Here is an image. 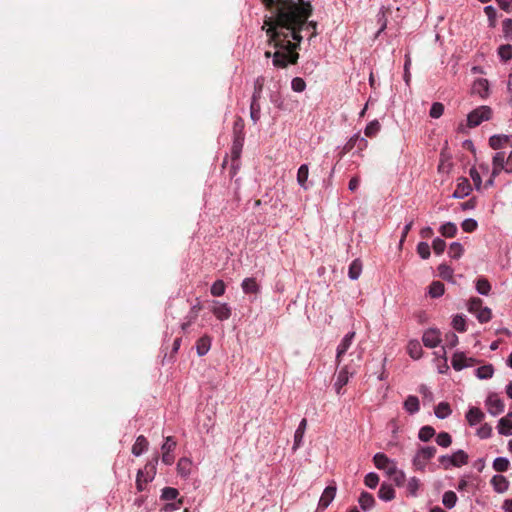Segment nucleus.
<instances>
[{
  "instance_id": "nucleus-1",
  "label": "nucleus",
  "mask_w": 512,
  "mask_h": 512,
  "mask_svg": "<svg viewBox=\"0 0 512 512\" xmlns=\"http://www.w3.org/2000/svg\"><path fill=\"white\" fill-rule=\"evenodd\" d=\"M501 172L512 174V150L508 156H506L504 152H497L494 154L492 157V172L489 180L487 181V185L492 186L495 178Z\"/></svg>"
},
{
  "instance_id": "nucleus-2",
  "label": "nucleus",
  "mask_w": 512,
  "mask_h": 512,
  "mask_svg": "<svg viewBox=\"0 0 512 512\" xmlns=\"http://www.w3.org/2000/svg\"><path fill=\"white\" fill-rule=\"evenodd\" d=\"M467 310L474 314L480 323H487L492 319L491 309L484 307L482 299L478 297H472L468 300Z\"/></svg>"
},
{
  "instance_id": "nucleus-3",
  "label": "nucleus",
  "mask_w": 512,
  "mask_h": 512,
  "mask_svg": "<svg viewBox=\"0 0 512 512\" xmlns=\"http://www.w3.org/2000/svg\"><path fill=\"white\" fill-rule=\"evenodd\" d=\"M435 454L436 448L433 446L419 448L412 460L414 469L417 471H424Z\"/></svg>"
},
{
  "instance_id": "nucleus-4",
  "label": "nucleus",
  "mask_w": 512,
  "mask_h": 512,
  "mask_svg": "<svg viewBox=\"0 0 512 512\" xmlns=\"http://www.w3.org/2000/svg\"><path fill=\"white\" fill-rule=\"evenodd\" d=\"M469 461V456L464 450H457L451 455H444L439 458V462L444 469L451 467H462Z\"/></svg>"
},
{
  "instance_id": "nucleus-5",
  "label": "nucleus",
  "mask_w": 512,
  "mask_h": 512,
  "mask_svg": "<svg viewBox=\"0 0 512 512\" xmlns=\"http://www.w3.org/2000/svg\"><path fill=\"white\" fill-rule=\"evenodd\" d=\"M492 116V109L489 106H479L467 115V125L474 128L484 121H488Z\"/></svg>"
},
{
  "instance_id": "nucleus-6",
  "label": "nucleus",
  "mask_w": 512,
  "mask_h": 512,
  "mask_svg": "<svg viewBox=\"0 0 512 512\" xmlns=\"http://www.w3.org/2000/svg\"><path fill=\"white\" fill-rule=\"evenodd\" d=\"M373 462L376 468L384 470L387 476H391L398 469L395 460L388 458L383 453H377L373 457Z\"/></svg>"
},
{
  "instance_id": "nucleus-7",
  "label": "nucleus",
  "mask_w": 512,
  "mask_h": 512,
  "mask_svg": "<svg viewBox=\"0 0 512 512\" xmlns=\"http://www.w3.org/2000/svg\"><path fill=\"white\" fill-rule=\"evenodd\" d=\"M487 411L493 415H499L504 411L505 405L500 396L496 393H491L485 400Z\"/></svg>"
},
{
  "instance_id": "nucleus-8",
  "label": "nucleus",
  "mask_w": 512,
  "mask_h": 512,
  "mask_svg": "<svg viewBox=\"0 0 512 512\" xmlns=\"http://www.w3.org/2000/svg\"><path fill=\"white\" fill-rule=\"evenodd\" d=\"M176 441L173 437L168 436L161 447L162 450V462L166 465H172L174 462L173 452L176 448Z\"/></svg>"
},
{
  "instance_id": "nucleus-9",
  "label": "nucleus",
  "mask_w": 512,
  "mask_h": 512,
  "mask_svg": "<svg viewBox=\"0 0 512 512\" xmlns=\"http://www.w3.org/2000/svg\"><path fill=\"white\" fill-rule=\"evenodd\" d=\"M145 469L147 470L146 475H144V472L142 470H139L137 473L136 486L139 491L144 490L145 485L153 480L154 475L156 473V467L154 464L146 465Z\"/></svg>"
},
{
  "instance_id": "nucleus-10",
  "label": "nucleus",
  "mask_w": 512,
  "mask_h": 512,
  "mask_svg": "<svg viewBox=\"0 0 512 512\" xmlns=\"http://www.w3.org/2000/svg\"><path fill=\"white\" fill-rule=\"evenodd\" d=\"M472 93L485 99L490 95V84L485 78H478L472 84Z\"/></svg>"
},
{
  "instance_id": "nucleus-11",
  "label": "nucleus",
  "mask_w": 512,
  "mask_h": 512,
  "mask_svg": "<svg viewBox=\"0 0 512 512\" xmlns=\"http://www.w3.org/2000/svg\"><path fill=\"white\" fill-rule=\"evenodd\" d=\"M422 341L426 347L435 348L441 342V333L437 329H428L424 332Z\"/></svg>"
},
{
  "instance_id": "nucleus-12",
  "label": "nucleus",
  "mask_w": 512,
  "mask_h": 512,
  "mask_svg": "<svg viewBox=\"0 0 512 512\" xmlns=\"http://www.w3.org/2000/svg\"><path fill=\"white\" fill-rule=\"evenodd\" d=\"M352 376V373L349 372L348 367H343L337 374L334 388L338 395L342 394V388L347 385L349 382L350 377Z\"/></svg>"
},
{
  "instance_id": "nucleus-13",
  "label": "nucleus",
  "mask_w": 512,
  "mask_h": 512,
  "mask_svg": "<svg viewBox=\"0 0 512 512\" xmlns=\"http://www.w3.org/2000/svg\"><path fill=\"white\" fill-rule=\"evenodd\" d=\"M211 311L220 321L227 320L231 316V308L227 303L215 302Z\"/></svg>"
},
{
  "instance_id": "nucleus-14",
  "label": "nucleus",
  "mask_w": 512,
  "mask_h": 512,
  "mask_svg": "<svg viewBox=\"0 0 512 512\" xmlns=\"http://www.w3.org/2000/svg\"><path fill=\"white\" fill-rule=\"evenodd\" d=\"M452 366L455 370L460 371L466 367L472 366L474 360L472 358L466 357V355L462 352H457L452 357Z\"/></svg>"
},
{
  "instance_id": "nucleus-15",
  "label": "nucleus",
  "mask_w": 512,
  "mask_h": 512,
  "mask_svg": "<svg viewBox=\"0 0 512 512\" xmlns=\"http://www.w3.org/2000/svg\"><path fill=\"white\" fill-rule=\"evenodd\" d=\"M472 187L469 180L465 177H460L457 180V187L453 193L454 198H464L470 194Z\"/></svg>"
},
{
  "instance_id": "nucleus-16",
  "label": "nucleus",
  "mask_w": 512,
  "mask_h": 512,
  "mask_svg": "<svg viewBox=\"0 0 512 512\" xmlns=\"http://www.w3.org/2000/svg\"><path fill=\"white\" fill-rule=\"evenodd\" d=\"M336 491H337L336 486L326 487L320 497L318 507L322 510L326 509L331 504V502L334 500V498L336 496Z\"/></svg>"
},
{
  "instance_id": "nucleus-17",
  "label": "nucleus",
  "mask_w": 512,
  "mask_h": 512,
  "mask_svg": "<svg viewBox=\"0 0 512 512\" xmlns=\"http://www.w3.org/2000/svg\"><path fill=\"white\" fill-rule=\"evenodd\" d=\"M485 417L483 411L478 407H470L466 412L465 418L470 426H476L481 423Z\"/></svg>"
},
{
  "instance_id": "nucleus-18",
  "label": "nucleus",
  "mask_w": 512,
  "mask_h": 512,
  "mask_svg": "<svg viewBox=\"0 0 512 512\" xmlns=\"http://www.w3.org/2000/svg\"><path fill=\"white\" fill-rule=\"evenodd\" d=\"M452 168L453 162L451 156L445 151H442L440 154V161L438 164V172L442 175L448 176L451 173Z\"/></svg>"
},
{
  "instance_id": "nucleus-19",
  "label": "nucleus",
  "mask_w": 512,
  "mask_h": 512,
  "mask_svg": "<svg viewBox=\"0 0 512 512\" xmlns=\"http://www.w3.org/2000/svg\"><path fill=\"white\" fill-rule=\"evenodd\" d=\"M490 482L494 491L500 494L505 493L510 486L508 479L500 474L494 475Z\"/></svg>"
},
{
  "instance_id": "nucleus-20",
  "label": "nucleus",
  "mask_w": 512,
  "mask_h": 512,
  "mask_svg": "<svg viewBox=\"0 0 512 512\" xmlns=\"http://www.w3.org/2000/svg\"><path fill=\"white\" fill-rule=\"evenodd\" d=\"M511 141V136L504 134L492 135L489 138V146L493 150H499L506 147Z\"/></svg>"
},
{
  "instance_id": "nucleus-21",
  "label": "nucleus",
  "mask_w": 512,
  "mask_h": 512,
  "mask_svg": "<svg viewBox=\"0 0 512 512\" xmlns=\"http://www.w3.org/2000/svg\"><path fill=\"white\" fill-rule=\"evenodd\" d=\"M498 433L504 436L512 435V411L502 417L497 425Z\"/></svg>"
},
{
  "instance_id": "nucleus-22",
  "label": "nucleus",
  "mask_w": 512,
  "mask_h": 512,
  "mask_svg": "<svg viewBox=\"0 0 512 512\" xmlns=\"http://www.w3.org/2000/svg\"><path fill=\"white\" fill-rule=\"evenodd\" d=\"M354 337H355V332H350L347 335H345L344 338L341 340L340 344L337 347L336 359H337L338 363L340 362L341 357L350 348Z\"/></svg>"
},
{
  "instance_id": "nucleus-23",
  "label": "nucleus",
  "mask_w": 512,
  "mask_h": 512,
  "mask_svg": "<svg viewBox=\"0 0 512 512\" xmlns=\"http://www.w3.org/2000/svg\"><path fill=\"white\" fill-rule=\"evenodd\" d=\"M241 287L246 294H257L260 290L259 284L253 277L245 278L241 283Z\"/></svg>"
},
{
  "instance_id": "nucleus-24",
  "label": "nucleus",
  "mask_w": 512,
  "mask_h": 512,
  "mask_svg": "<svg viewBox=\"0 0 512 512\" xmlns=\"http://www.w3.org/2000/svg\"><path fill=\"white\" fill-rule=\"evenodd\" d=\"M211 348V338L207 335L202 336L196 342V351L199 356H204Z\"/></svg>"
},
{
  "instance_id": "nucleus-25",
  "label": "nucleus",
  "mask_w": 512,
  "mask_h": 512,
  "mask_svg": "<svg viewBox=\"0 0 512 512\" xmlns=\"http://www.w3.org/2000/svg\"><path fill=\"white\" fill-rule=\"evenodd\" d=\"M148 445L149 443L143 435L138 436L132 446V454L135 456H140L148 449Z\"/></svg>"
},
{
  "instance_id": "nucleus-26",
  "label": "nucleus",
  "mask_w": 512,
  "mask_h": 512,
  "mask_svg": "<svg viewBox=\"0 0 512 512\" xmlns=\"http://www.w3.org/2000/svg\"><path fill=\"white\" fill-rule=\"evenodd\" d=\"M306 426H307V420L302 419L298 428L295 431V434H294V445H293L294 450H296L297 448L300 447L303 437H304Z\"/></svg>"
},
{
  "instance_id": "nucleus-27",
  "label": "nucleus",
  "mask_w": 512,
  "mask_h": 512,
  "mask_svg": "<svg viewBox=\"0 0 512 512\" xmlns=\"http://www.w3.org/2000/svg\"><path fill=\"white\" fill-rule=\"evenodd\" d=\"M404 409L409 414H415L420 409L419 399L416 396L410 395L404 401Z\"/></svg>"
},
{
  "instance_id": "nucleus-28",
  "label": "nucleus",
  "mask_w": 512,
  "mask_h": 512,
  "mask_svg": "<svg viewBox=\"0 0 512 512\" xmlns=\"http://www.w3.org/2000/svg\"><path fill=\"white\" fill-rule=\"evenodd\" d=\"M192 469V461L189 458H181L177 463V471L182 477L190 475Z\"/></svg>"
},
{
  "instance_id": "nucleus-29",
  "label": "nucleus",
  "mask_w": 512,
  "mask_h": 512,
  "mask_svg": "<svg viewBox=\"0 0 512 512\" xmlns=\"http://www.w3.org/2000/svg\"><path fill=\"white\" fill-rule=\"evenodd\" d=\"M407 352L411 358L418 360L422 356V346L417 340H411L407 345Z\"/></svg>"
},
{
  "instance_id": "nucleus-30",
  "label": "nucleus",
  "mask_w": 512,
  "mask_h": 512,
  "mask_svg": "<svg viewBox=\"0 0 512 512\" xmlns=\"http://www.w3.org/2000/svg\"><path fill=\"white\" fill-rule=\"evenodd\" d=\"M407 495L411 497H416L418 495V491L421 487V482L416 477H411L407 483H405Z\"/></svg>"
},
{
  "instance_id": "nucleus-31",
  "label": "nucleus",
  "mask_w": 512,
  "mask_h": 512,
  "mask_svg": "<svg viewBox=\"0 0 512 512\" xmlns=\"http://www.w3.org/2000/svg\"><path fill=\"white\" fill-rule=\"evenodd\" d=\"M435 416L439 419H445L451 415L452 409L447 402H440L434 409Z\"/></svg>"
},
{
  "instance_id": "nucleus-32",
  "label": "nucleus",
  "mask_w": 512,
  "mask_h": 512,
  "mask_svg": "<svg viewBox=\"0 0 512 512\" xmlns=\"http://www.w3.org/2000/svg\"><path fill=\"white\" fill-rule=\"evenodd\" d=\"M363 265L360 259H355L349 266L348 275L352 280H357L362 273Z\"/></svg>"
},
{
  "instance_id": "nucleus-33",
  "label": "nucleus",
  "mask_w": 512,
  "mask_h": 512,
  "mask_svg": "<svg viewBox=\"0 0 512 512\" xmlns=\"http://www.w3.org/2000/svg\"><path fill=\"white\" fill-rule=\"evenodd\" d=\"M378 496L383 501H391L395 497V490L389 484H382Z\"/></svg>"
},
{
  "instance_id": "nucleus-34",
  "label": "nucleus",
  "mask_w": 512,
  "mask_h": 512,
  "mask_svg": "<svg viewBox=\"0 0 512 512\" xmlns=\"http://www.w3.org/2000/svg\"><path fill=\"white\" fill-rule=\"evenodd\" d=\"M308 176H309V167L307 164H302L299 167L298 172H297V182L304 189H307L306 182L308 180Z\"/></svg>"
},
{
  "instance_id": "nucleus-35",
  "label": "nucleus",
  "mask_w": 512,
  "mask_h": 512,
  "mask_svg": "<svg viewBox=\"0 0 512 512\" xmlns=\"http://www.w3.org/2000/svg\"><path fill=\"white\" fill-rule=\"evenodd\" d=\"M457 226L452 222H446L442 224L439 228V232L442 236L447 238H452L457 234Z\"/></svg>"
},
{
  "instance_id": "nucleus-36",
  "label": "nucleus",
  "mask_w": 512,
  "mask_h": 512,
  "mask_svg": "<svg viewBox=\"0 0 512 512\" xmlns=\"http://www.w3.org/2000/svg\"><path fill=\"white\" fill-rule=\"evenodd\" d=\"M492 467L496 472L502 473L509 469L510 461L506 457H497L494 459Z\"/></svg>"
},
{
  "instance_id": "nucleus-37",
  "label": "nucleus",
  "mask_w": 512,
  "mask_h": 512,
  "mask_svg": "<svg viewBox=\"0 0 512 512\" xmlns=\"http://www.w3.org/2000/svg\"><path fill=\"white\" fill-rule=\"evenodd\" d=\"M358 501L363 510H368L375 504L374 497L367 492H362Z\"/></svg>"
},
{
  "instance_id": "nucleus-38",
  "label": "nucleus",
  "mask_w": 512,
  "mask_h": 512,
  "mask_svg": "<svg viewBox=\"0 0 512 512\" xmlns=\"http://www.w3.org/2000/svg\"><path fill=\"white\" fill-rule=\"evenodd\" d=\"M497 53L501 61L508 62L512 59V45L504 44L499 46Z\"/></svg>"
},
{
  "instance_id": "nucleus-39",
  "label": "nucleus",
  "mask_w": 512,
  "mask_h": 512,
  "mask_svg": "<svg viewBox=\"0 0 512 512\" xmlns=\"http://www.w3.org/2000/svg\"><path fill=\"white\" fill-rule=\"evenodd\" d=\"M444 291V284L440 281H434L430 284L428 293L432 298H437L442 296Z\"/></svg>"
},
{
  "instance_id": "nucleus-40",
  "label": "nucleus",
  "mask_w": 512,
  "mask_h": 512,
  "mask_svg": "<svg viewBox=\"0 0 512 512\" xmlns=\"http://www.w3.org/2000/svg\"><path fill=\"white\" fill-rule=\"evenodd\" d=\"M494 374V367L491 364L481 366L476 370V376L479 379H489Z\"/></svg>"
},
{
  "instance_id": "nucleus-41",
  "label": "nucleus",
  "mask_w": 512,
  "mask_h": 512,
  "mask_svg": "<svg viewBox=\"0 0 512 512\" xmlns=\"http://www.w3.org/2000/svg\"><path fill=\"white\" fill-rule=\"evenodd\" d=\"M442 503L446 508L452 509L457 503L456 494L453 491H446L443 494Z\"/></svg>"
},
{
  "instance_id": "nucleus-42",
  "label": "nucleus",
  "mask_w": 512,
  "mask_h": 512,
  "mask_svg": "<svg viewBox=\"0 0 512 512\" xmlns=\"http://www.w3.org/2000/svg\"><path fill=\"white\" fill-rule=\"evenodd\" d=\"M476 290L481 295H489L491 291V285L486 278H479L476 281Z\"/></svg>"
},
{
  "instance_id": "nucleus-43",
  "label": "nucleus",
  "mask_w": 512,
  "mask_h": 512,
  "mask_svg": "<svg viewBox=\"0 0 512 512\" xmlns=\"http://www.w3.org/2000/svg\"><path fill=\"white\" fill-rule=\"evenodd\" d=\"M437 269H438L439 276L442 279L447 280V281H453L454 271L449 265L440 264Z\"/></svg>"
},
{
  "instance_id": "nucleus-44",
  "label": "nucleus",
  "mask_w": 512,
  "mask_h": 512,
  "mask_svg": "<svg viewBox=\"0 0 512 512\" xmlns=\"http://www.w3.org/2000/svg\"><path fill=\"white\" fill-rule=\"evenodd\" d=\"M380 129H381V125H380L379 121L373 120L366 125L364 133L367 137L371 138V137H374L375 135H377V133L380 131Z\"/></svg>"
},
{
  "instance_id": "nucleus-45",
  "label": "nucleus",
  "mask_w": 512,
  "mask_h": 512,
  "mask_svg": "<svg viewBox=\"0 0 512 512\" xmlns=\"http://www.w3.org/2000/svg\"><path fill=\"white\" fill-rule=\"evenodd\" d=\"M435 435V429L431 426H423L418 433V438L423 442H428Z\"/></svg>"
},
{
  "instance_id": "nucleus-46",
  "label": "nucleus",
  "mask_w": 512,
  "mask_h": 512,
  "mask_svg": "<svg viewBox=\"0 0 512 512\" xmlns=\"http://www.w3.org/2000/svg\"><path fill=\"white\" fill-rule=\"evenodd\" d=\"M464 253V247L459 242H453L449 246V256L454 259H459Z\"/></svg>"
},
{
  "instance_id": "nucleus-47",
  "label": "nucleus",
  "mask_w": 512,
  "mask_h": 512,
  "mask_svg": "<svg viewBox=\"0 0 512 512\" xmlns=\"http://www.w3.org/2000/svg\"><path fill=\"white\" fill-rule=\"evenodd\" d=\"M260 104L259 100L252 99L250 106V117L254 123H257L260 119Z\"/></svg>"
},
{
  "instance_id": "nucleus-48",
  "label": "nucleus",
  "mask_w": 512,
  "mask_h": 512,
  "mask_svg": "<svg viewBox=\"0 0 512 512\" xmlns=\"http://www.w3.org/2000/svg\"><path fill=\"white\" fill-rule=\"evenodd\" d=\"M226 285L223 280H216L211 286V294L215 297L222 296L225 293Z\"/></svg>"
},
{
  "instance_id": "nucleus-49",
  "label": "nucleus",
  "mask_w": 512,
  "mask_h": 512,
  "mask_svg": "<svg viewBox=\"0 0 512 512\" xmlns=\"http://www.w3.org/2000/svg\"><path fill=\"white\" fill-rule=\"evenodd\" d=\"M452 327L458 332L466 331V320L462 315H455L452 319Z\"/></svg>"
},
{
  "instance_id": "nucleus-50",
  "label": "nucleus",
  "mask_w": 512,
  "mask_h": 512,
  "mask_svg": "<svg viewBox=\"0 0 512 512\" xmlns=\"http://www.w3.org/2000/svg\"><path fill=\"white\" fill-rule=\"evenodd\" d=\"M436 443L443 448H447L452 444V437L447 432H440L436 437Z\"/></svg>"
},
{
  "instance_id": "nucleus-51",
  "label": "nucleus",
  "mask_w": 512,
  "mask_h": 512,
  "mask_svg": "<svg viewBox=\"0 0 512 512\" xmlns=\"http://www.w3.org/2000/svg\"><path fill=\"white\" fill-rule=\"evenodd\" d=\"M396 486L402 487L406 482V474L403 470L397 469L394 474L390 476Z\"/></svg>"
},
{
  "instance_id": "nucleus-52",
  "label": "nucleus",
  "mask_w": 512,
  "mask_h": 512,
  "mask_svg": "<svg viewBox=\"0 0 512 512\" xmlns=\"http://www.w3.org/2000/svg\"><path fill=\"white\" fill-rule=\"evenodd\" d=\"M477 436L481 439L490 438L492 435V427L488 423L481 425L476 432Z\"/></svg>"
},
{
  "instance_id": "nucleus-53",
  "label": "nucleus",
  "mask_w": 512,
  "mask_h": 512,
  "mask_svg": "<svg viewBox=\"0 0 512 512\" xmlns=\"http://www.w3.org/2000/svg\"><path fill=\"white\" fill-rule=\"evenodd\" d=\"M178 495H179V492L176 488L165 487L162 490L161 498L166 501L174 500L178 497Z\"/></svg>"
},
{
  "instance_id": "nucleus-54",
  "label": "nucleus",
  "mask_w": 512,
  "mask_h": 512,
  "mask_svg": "<svg viewBox=\"0 0 512 512\" xmlns=\"http://www.w3.org/2000/svg\"><path fill=\"white\" fill-rule=\"evenodd\" d=\"M469 175L474 183L475 188L480 190L482 186V179L479 170L476 167H472L469 171Z\"/></svg>"
},
{
  "instance_id": "nucleus-55",
  "label": "nucleus",
  "mask_w": 512,
  "mask_h": 512,
  "mask_svg": "<svg viewBox=\"0 0 512 512\" xmlns=\"http://www.w3.org/2000/svg\"><path fill=\"white\" fill-rule=\"evenodd\" d=\"M484 12L488 17L489 21V27L495 28L496 27V9L489 5L484 8Z\"/></svg>"
},
{
  "instance_id": "nucleus-56",
  "label": "nucleus",
  "mask_w": 512,
  "mask_h": 512,
  "mask_svg": "<svg viewBox=\"0 0 512 512\" xmlns=\"http://www.w3.org/2000/svg\"><path fill=\"white\" fill-rule=\"evenodd\" d=\"M443 112H444V106L442 103L440 102H435L432 104L431 106V109H430V112H429V115L432 117V118H440L442 115H443Z\"/></svg>"
},
{
  "instance_id": "nucleus-57",
  "label": "nucleus",
  "mask_w": 512,
  "mask_h": 512,
  "mask_svg": "<svg viewBox=\"0 0 512 512\" xmlns=\"http://www.w3.org/2000/svg\"><path fill=\"white\" fill-rule=\"evenodd\" d=\"M417 252L422 259H428L430 257V246L426 242H420L417 245Z\"/></svg>"
},
{
  "instance_id": "nucleus-58",
  "label": "nucleus",
  "mask_w": 512,
  "mask_h": 512,
  "mask_svg": "<svg viewBox=\"0 0 512 512\" xmlns=\"http://www.w3.org/2000/svg\"><path fill=\"white\" fill-rule=\"evenodd\" d=\"M364 483L367 487L373 489L375 488L378 483H379V477L376 473H368L366 476H365V479H364Z\"/></svg>"
},
{
  "instance_id": "nucleus-59",
  "label": "nucleus",
  "mask_w": 512,
  "mask_h": 512,
  "mask_svg": "<svg viewBox=\"0 0 512 512\" xmlns=\"http://www.w3.org/2000/svg\"><path fill=\"white\" fill-rule=\"evenodd\" d=\"M291 88L295 92H303L306 89V83L302 78L295 77L291 81Z\"/></svg>"
},
{
  "instance_id": "nucleus-60",
  "label": "nucleus",
  "mask_w": 512,
  "mask_h": 512,
  "mask_svg": "<svg viewBox=\"0 0 512 512\" xmlns=\"http://www.w3.org/2000/svg\"><path fill=\"white\" fill-rule=\"evenodd\" d=\"M477 226V221L471 218L465 219L461 224L462 229L468 233L475 231L477 229Z\"/></svg>"
},
{
  "instance_id": "nucleus-61",
  "label": "nucleus",
  "mask_w": 512,
  "mask_h": 512,
  "mask_svg": "<svg viewBox=\"0 0 512 512\" xmlns=\"http://www.w3.org/2000/svg\"><path fill=\"white\" fill-rule=\"evenodd\" d=\"M432 248L437 255H440L446 248V242L441 238H435L432 242Z\"/></svg>"
},
{
  "instance_id": "nucleus-62",
  "label": "nucleus",
  "mask_w": 512,
  "mask_h": 512,
  "mask_svg": "<svg viewBox=\"0 0 512 512\" xmlns=\"http://www.w3.org/2000/svg\"><path fill=\"white\" fill-rule=\"evenodd\" d=\"M264 86V78L258 77L255 81L254 93L252 95V99L259 100L261 97V92Z\"/></svg>"
},
{
  "instance_id": "nucleus-63",
  "label": "nucleus",
  "mask_w": 512,
  "mask_h": 512,
  "mask_svg": "<svg viewBox=\"0 0 512 512\" xmlns=\"http://www.w3.org/2000/svg\"><path fill=\"white\" fill-rule=\"evenodd\" d=\"M410 66H411V58L409 55H406L405 63H404V81L407 85H409L410 81H411Z\"/></svg>"
},
{
  "instance_id": "nucleus-64",
  "label": "nucleus",
  "mask_w": 512,
  "mask_h": 512,
  "mask_svg": "<svg viewBox=\"0 0 512 512\" xmlns=\"http://www.w3.org/2000/svg\"><path fill=\"white\" fill-rule=\"evenodd\" d=\"M502 31L506 38L512 37V19L508 18L502 22Z\"/></svg>"
}]
</instances>
